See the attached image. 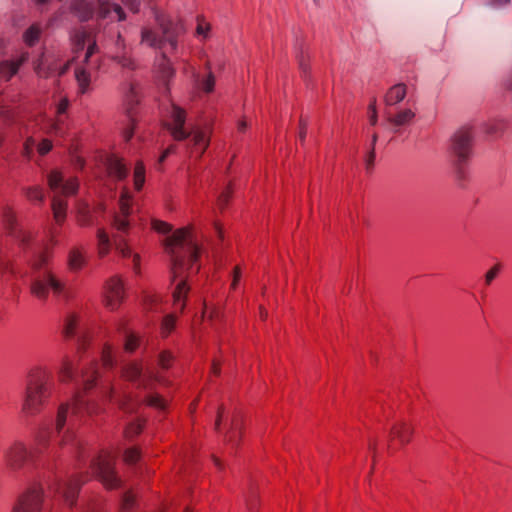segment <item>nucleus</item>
I'll return each mask as SVG.
<instances>
[{
  "mask_svg": "<svg viewBox=\"0 0 512 512\" xmlns=\"http://www.w3.org/2000/svg\"><path fill=\"white\" fill-rule=\"evenodd\" d=\"M246 507L250 512H256L257 507V497L254 494H251L246 499Z\"/></svg>",
  "mask_w": 512,
  "mask_h": 512,
  "instance_id": "obj_52",
  "label": "nucleus"
},
{
  "mask_svg": "<svg viewBox=\"0 0 512 512\" xmlns=\"http://www.w3.org/2000/svg\"><path fill=\"white\" fill-rule=\"evenodd\" d=\"M98 410V406L88 399L83 393H77L72 404L60 406L56 419V431L59 436V445L68 447L71 453L80 454L82 443L76 439L73 433L76 418L84 415H92Z\"/></svg>",
  "mask_w": 512,
  "mask_h": 512,
  "instance_id": "obj_3",
  "label": "nucleus"
},
{
  "mask_svg": "<svg viewBox=\"0 0 512 512\" xmlns=\"http://www.w3.org/2000/svg\"><path fill=\"white\" fill-rule=\"evenodd\" d=\"M125 1L131 11H133L134 13L139 11L140 0H125Z\"/></svg>",
  "mask_w": 512,
  "mask_h": 512,
  "instance_id": "obj_57",
  "label": "nucleus"
},
{
  "mask_svg": "<svg viewBox=\"0 0 512 512\" xmlns=\"http://www.w3.org/2000/svg\"><path fill=\"white\" fill-rule=\"evenodd\" d=\"M140 458V452L136 448H129L124 453V461L133 464Z\"/></svg>",
  "mask_w": 512,
  "mask_h": 512,
  "instance_id": "obj_43",
  "label": "nucleus"
},
{
  "mask_svg": "<svg viewBox=\"0 0 512 512\" xmlns=\"http://www.w3.org/2000/svg\"><path fill=\"white\" fill-rule=\"evenodd\" d=\"M124 338V350L127 353H133L137 347L140 345V339L134 333L129 332L128 330L123 331Z\"/></svg>",
  "mask_w": 512,
  "mask_h": 512,
  "instance_id": "obj_33",
  "label": "nucleus"
},
{
  "mask_svg": "<svg viewBox=\"0 0 512 512\" xmlns=\"http://www.w3.org/2000/svg\"><path fill=\"white\" fill-rule=\"evenodd\" d=\"M77 324H78V319L75 315L71 314V315L67 316V318L65 319V324H64V329H63V333L66 338H71V337L75 336Z\"/></svg>",
  "mask_w": 512,
  "mask_h": 512,
  "instance_id": "obj_37",
  "label": "nucleus"
},
{
  "mask_svg": "<svg viewBox=\"0 0 512 512\" xmlns=\"http://www.w3.org/2000/svg\"><path fill=\"white\" fill-rule=\"evenodd\" d=\"M121 377L133 383L137 389L147 390L153 381L161 382V379L152 372L143 373L140 362L129 361L121 366Z\"/></svg>",
  "mask_w": 512,
  "mask_h": 512,
  "instance_id": "obj_11",
  "label": "nucleus"
},
{
  "mask_svg": "<svg viewBox=\"0 0 512 512\" xmlns=\"http://www.w3.org/2000/svg\"><path fill=\"white\" fill-rule=\"evenodd\" d=\"M42 495L43 492L38 487L29 489L27 493L21 496L13 512H39L42 505Z\"/></svg>",
  "mask_w": 512,
  "mask_h": 512,
  "instance_id": "obj_17",
  "label": "nucleus"
},
{
  "mask_svg": "<svg viewBox=\"0 0 512 512\" xmlns=\"http://www.w3.org/2000/svg\"><path fill=\"white\" fill-rule=\"evenodd\" d=\"M165 247L171 257V279L175 283L173 303L175 309L183 311L189 292L186 274L199 256V248L191 235V228H181L165 239Z\"/></svg>",
  "mask_w": 512,
  "mask_h": 512,
  "instance_id": "obj_1",
  "label": "nucleus"
},
{
  "mask_svg": "<svg viewBox=\"0 0 512 512\" xmlns=\"http://www.w3.org/2000/svg\"><path fill=\"white\" fill-rule=\"evenodd\" d=\"M107 306L116 309L124 298V288L121 279L113 277L107 284Z\"/></svg>",
  "mask_w": 512,
  "mask_h": 512,
  "instance_id": "obj_19",
  "label": "nucleus"
},
{
  "mask_svg": "<svg viewBox=\"0 0 512 512\" xmlns=\"http://www.w3.org/2000/svg\"><path fill=\"white\" fill-rule=\"evenodd\" d=\"M130 200L131 196L128 190H123L120 200H119V208L121 215H117L114 217V227L118 232L126 233L129 228V222L127 220L128 215L130 214Z\"/></svg>",
  "mask_w": 512,
  "mask_h": 512,
  "instance_id": "obj_18",
  "label": "nucleus"
},
{
  "mask_svg": "<svg viewBox=\"0 0 512 512\" xmlns=\"http://www.w3.org/2000/svg\"><path fill=\"white\" fill-rule=\"evenodd\" d=\"M240 276H241V271H240V268L239 267H235V270H234V277H233V281H232V288H235L236 285H237V282L239 281L240 279Z\"/></svg>",
  "mask_w": 512,
  "mask_h": 512,
  "instance_id": "obj_61",
  "label": "nucleus"
},
{
  "mask_svg": "<svg viewBox=\"0 0 512 512\" xmlns=\"http://www.w3.org/2000/svg\"><path fill=\"white\" fill-rule=\"evenodd\" d=\"M172 360H173V356L169 352L164 351L159 356V365L163 369H167L170 367V363Z\"/></svg>",
  "mask_w": 512,
  "mask_h": 512,
  "instance_id": "obj_49",
  "label": "nucleus"
},
{
  "mask_svg": "<svg viewBox=\"0 0 512 512\" xmlns=\"http://www.w3.org/2000/svg\"><path fill=\"white\" fill-rule=\"evenodd\" d=\"M105 165L108 174L117 180H123L128 175V168L121 158L116 156H109L106 159Z\"/></svg>",
  "mask_w": 512,
  "mask_h": 512,
  "instance_id": "obj_22",
  "label": "nucleus"
},
{
  "mask_svg": "<svg viewBox=\"0 0 512 512\" xmlns=\"http://www.w3.org/2000/svg\"><path fill=\"white\" fill-rule=\"evenodd\" d=\"M60 379L63 382L81 381L85 390L93 387L95 381L100 380L101 395L109 400L115 399L119 407L126 412H132L136 403L126 395H117L110 380L103 381L98 364L93 363L90 367H83L81 371L75 370L73 363L65 359L60 369Z\"/></svg>",
  "mask_w": 512,
  "mask_h": 512,
  "instance_id": "obj_4",
  "label": "nucleus"
},
{
  "mask_svg": "<svg viewBox=\"0 0 512 512\" xmlns=\"http://www.w3.org/2000/svg\"><path fill=\"white\" fill-rule=\"evenodd\" d=\"M223 414H224V408H223V407H220V408L218 409L217 419H216V421H215V429H216V430H219L220 423H221L222 418H223Z\"/></svg>",
  "mask_w": 512,
  "mask_h": 512,
  "instance_id": "obj_60",
  "label": "nucleus"
},
{
  "mask_svg": "<svg viewBox=\"0 0 512 512\" xmlns=\"http://www.w3.org/2000/svg\"><path fill=\"white\" fill-rule=\"evenodd\" d=\"M97 49L96 42L89 44L82 64L75 68L74 75L80 94H85L89 91L90 83L100 69L101 61L92 58Z\"/></svg>",
  "mask_w": 512,
  "mask_h": 512,
  "instance_id": "obj_10",
  "label": "nucleus"
},
{
  "mask_svg": "<svg viewBox=\"0 0 512 512\" xmlns=\"http://www.w3.org/2000/svg\"><path fill=\"white\" fill-rule=\"evenodd\" d=\"M81 482L78 478L69 481L55 480L50 485V490L61 496L64 501L72 506L75 503Z\"/></svg>",
  "mask_w": 512,
  "mask_h": 512,
  "instance_id": "obj_16",
  "label": "nucleus"
},
{
  "mask_svg": "<svg viewBox=\"0 0 512 512\" xmlns=\"http://www.w3.org/2000/svg\"><path fill=\"white\" fill-rule=\"evenodd\" d=\"M296 58L298 60L299 68L303 74H306L308 71L307 61L309 59L308 54L306 53L304 44L302 42L297 41L295 44Z\"/></svg>",
  "mask_w": 512,
  "mask_h": 512,
  "instance_id": "obj_31",
  "label": "nucleus"
},
{
  "mask_svg": "<svg viewBox=\"0 0 512 512\" xmlns=\"http://www.w3.org/2000/svg\"><path fill=\"white\" fill-rule=\"evenodd\" d=\"M500 264L494 265L485 275V283L486 285H490L491 282L495 279L500 271Z\"/></svg>",
  "mask_w": 512,
  "mask_h": 512,
  "instance_id": "obj_50",
  "label": "nucleus"
},
{
  "mask_svg": "<svg viewBox=\"0 0 512 512\" xmlns=\"http://www.w3.org/2000/svg\"><path fill=\"white\" fill-rule=\"evenodd\" d=\"M117 52L113 56V61H115L117 64H119L122 68L133 70L135 69V63L134 60L128 56L123 50H124V44L123 40L120 34L117 36Z\"/></svg>",
  "mask_w": 512,
  "mask_h": 512,
  "instance_id": "obj_25",
  "label": "nucleus"
},
{
  "mask_svg": "<svg viewBox=\"0 0 512 512\" xmlns=\"http://www.w3.org/2000/svg\"><path fill=\"white\" fill-rule=\"evenodd\" d=\"M152 228L157 231L158 233L167 234L172 230L171 225L164 221L160 220H153L152 221Z\"/></svg>",
  "mask_w": 512,
  "mask_h": 512,
  "instance_id": "obj_44",
  "label": "nucleus"
},
{
  "mask_svg": "<svg viewBox=\"0 0 512 512\" xmlns=\"http://www.w3.org/2000/svg\"><path fill=\"white\" fill-rule=\"evenodd\" d=\"M2 221L6 231L15 237L21 245L28 244L32 238L31 233L18 227L15 213L8 206L2 208Z\"/></svg>",
  "mask_w": 512,
  "mask_h": 512,
  "instance_id": "obj_15",
  "label": "nucleus"
},
{
  "mask_svg": "<svg viewBox=\"0 0 512 512\" xmlns=\"http://www.w3.org/2000/svg\"><path fill=\"white\" fill-rule=\"evenodd\" d=\"M86 264L85 251L79 247H73L69 250L67 256V267L71 272L80 271Z\"/></svg>",
  "mask_w": 512,
  "mask_h": 512,
  "instance_id": "obj_23",
  "label": "nucleus"
},
{
  "mask_svg": "<svg viewBox=\"0 0 512 512\" xmlns=\"http://www.w3.org/2000/svg\"><path fill=\"white\" fill-rule=\"evenodd\" d=\"M48 438L49 432L47 430L40 431L36 437L35 448L30 452L22 442H13L3 450L5 464L14 471L21 469L29 458H33L35 454L42 453L43 448L47 445Z\"/></svg>",
  "mask_w": 512,
  "mask_h": 512,
  "instance_id": "obj_9",
  "label": "nucleus"
},
{
  "mask_svg": "<svg viewBox=\"0 0 512 512\" xmlns=\"http://www.w3.org/2000/svg\"><path fill=\"white\" fill-rule=\"evenodd\" d=\"M155 20L161 29L162 36L159 37L151 28L144 27L141 31V42L152 48L161 49L164 43H168L172 50L177 48V37L183 32L180 22L158 11L154 12Z\"/></svg>",
  "mask_w": 512,
  "mask_h": 512,
  "instance_id": "obj_7",
  "label": "nucleus"
},
{
  "mask_svg": "<svg viewBox=\"0 0 512 512\" xmlns=\"http://www.w3.org/2000/svg\"><path fill=\"white\" fill-rule=\"evenodd\" d=\"M134 503H135L134 495L131 492L125 493L122 498V505H121L122 512H128L134 506Z\"/></svg>",
  "mask_w": 512,
  "mask_h": 512,
  "instance_id": "obj_41",
  "label": "nucleus"
},
{
  "mask_svg": "<svg viewBox=\"0 0 512 512\" xmlns=\"http://www.w3.org/2000/svg\"><path fill=\"white\" fill-rule=\"evenodd\" d=\"M145 401L149 406H152V407H155V408H158L161 410H164L166 408L165 400L158 394L148 395L145 398Z\"/></svg>",
  "mask_w": 512,
  "mask_h": 512,
  "instance_id": "obj_40",
  "label": "nucleus"
},
{
  "mask_svg": "<svg viewBox=\"0 0 512 512\" xmlns=\"http://www.w3.org/2000/svg\"><path fill=\"white\" fill-rule=\"evenodd\" d=\"M416 116V113L410 108H404L398 110L396 113H387V122L392 126L394 132H398L403 126L412 123Z\"/></svg>",
  "mask_w": 512,
  "mask_h": 512,
  "instance_id": "obj_20",
  "label": "nucleus"
},
{
  "mask_svg": "<svg viewBox=\"0 0 512 512\" xmlns=\"http://www.w3.org/2000/svg\"><path fill=\"white\" fill-rule=\"evenodd\" d=\"M452 152L459 168L465 165L473 154V134L469 128H461L452 138Z\"/></svg>",
  "mask_w": 512,
  "mask_h": 512,
  "instance_id": "obj_12",
  "label": "nucleus"
},
{
  "mask_svg": "<svg viewBox=\"0 0 512 512\" xmlns=\"http://www.w3.org/2000/svg\"><path fill=\"white\" fill-rule=\"evenodd\" d=\"M408 87L405 83H397L391 86L384 95V103L388 107L396 106L404 101L407 96Z\"/></svg>",
  "mask_w": 512,
  "mask_h": 512,
  "instance_id": "obj_21",
  "label": "nucleus"
},
{
  "mask_svg": "<svg viewBox=\"0 0 512 512\" xmlns=\"http://www.w3.org/2000/svg\"><path fill=\"white\" fill-rule=\"evenodd\" d=\"M115 241V247L116 250L119 252V254L122 257H133V263H134V270L138 273L139 271V261L140 256L138 254H133L130 247L126 243L125 239H123L121 236L117 235L114 238Z\"/></svg>",
  "mask_w": 512,
  "mask_h": 512,
  "instance_id": "obj_29",
  "label": "nucleus"
},
{
  "mask_svg": "<svg viewBox=\"0 0 512 512\" xmlns=\"http://www.w3.org/2000/svg\"><path fill=\"white\" fill-rule=\"evenodd\" d=\"M126 101L131 107L138 103L136 88L133 84L129 85V90L126 94Z\"/></svg>",
  "mask_w": 512,
  "mask_h": 512,
  "instance_id": "obj_48",
  "label": "nucleus"
},
{
  "mask_svg": "<svg viewBox=\"0 0 512 512\" xmlns=\"http://www.w3.org/2000/svg\"><path fill=\"white\" fill-rule=\"evenodd\" d=\"M412 434L413 429L404 422L395 424L390 432L391 439H397L402 445L411 440Z\"/></svg>",
  "mask_w": 512,
  "mask_h": 512,
  "instance_id": "obj_26",
  "label": "nucleus"
},
{
  "mask_svg": "<svg viewBox=\"0 0 512 512\" xmlns=\"http://www.w3.org/2000/svg\"><path fill=\"white\" fill-rule=\"evenodd\" d=\"M142 430V424L140 422H132L125 429V435L127 438H133L138 435Z\"/></svg>",
  "mask_w": 512,
  "mask_h": 512,
  "instance_id": "obj_42",
  "label": "nucleus"
},
{
  "mask_svg": "<svg viewBox=\"0 0 512 512\" xmlns=\"http://www.w3.org/2000/svg\"><path fill=\"white\" fill-rule=\"evenodd\" d=\"M68 107H69L68 99H66V98L61 99L57 105V113L59 115L66 113Z\"/></svg>",
  "mask_w": 512,
  "mask_h": 512,
  "instance_id": "obj_53",
  "label": "nucleus"
},
{
  "mask_svg": "<svg viewBox=\"0 0 512 512\" xmlns=\"http://www.w3.org/2000/svg\"><path fill=\"white\" fill-rule=\"evenodd\" d=\"M98 239V253L101 257H104L108 254L111 242L108 234L103 229H99L97 232Z\"/></svg>",
  "mask_w": 512,
  "mask_h": 512,
  "instance_id": "obj_32",
  "label": "nucleus"
},
{
  "mask_svg": "<svg viewBox=\"0 0 512 512\" xmlns=\"http://www.w3.org/2000/svg\"><path fill=\"white\" fill-rule=\"evenodd\" d=\"M52 251L35 253L30 260L33 270L30 292L40 301H47L49 294L58 300L68 301L71 297L66 280L52 266Z\"/></svg>",
  "mask_w": 512,
  "mask_h": 512,
  "instance_id": "obj_2",
  "label": "nucleus"
},
{
  "mask_svg": "<svg viewBox=\"0 0 512 512\" xmlns=\"http://www.w3.org/2000/svg\"><path fill=\"white\" fill-rule=\"evenodd\" d=\"M41 34H42V27L40 26V24L35 23V24H32L23 33V40L26 45L32 47L36 43H38V41L40 40Z\"/></svg>",
  "mask_w": 512,
  "mask_h": 512,
  "instance_id": "obj_30",
  "label": "nucleus"
},
{
  "mask_svg": "<svg viewBox=\"0 0 512 512\" xmlns=\"http://www.w3.org/2000/svg\"><path fill=\"white\" fill-rule=\"evenodd\" d=\"M157 73L159 79L163 82L165 85V91L168 92V82L170 79L174 77L175 70L171 66L169 60L166 58L164 54H162L161 58L158 61L157 64Z\"/></svg>",
  "mask_w": 512,
  "mask_h": 512,
  "instance_id": "obj_24",
  "label": "nucleus"
},
{
  "mask_svg": "<svg viewBox=\"0 0 512 512\" xmlns=\"http://www.w3.org/2000/svg\"><path fill=\"white\" fill-rule=\"evenodd\" d=\"M305 137H306V127H305V124L303 122H301V129H300V133H299V138H300L301 141H304Z\"/></svg>",
  "mask_w": 512,
  "mask_h": 512,
  "instance_id": "obj_63",
  "label": "nucleus"
},
{
  "mask_svg": "<svg viewBox=\"0 0 512 512\" xmlns=\"http://www.w3.org/2000/svg\"><path fill=\"white\" fill-rule=\"evenodd\" d=\"M60 61V51L44 50L33 60V70L38 78L48 79L56 75L57 63Z\"/></svg>",
  "mask_w": 512,
  "mask_h": 512,
  "instance_id": "obj_14",
  "label": "nucleus"
},
{
  "mask_svg": "<svg viewBox=\"0 0 512 512\" xmlns=\"http://www.w3.org/2000/svg\"><path fill=\"white\" fill-rule=\"evenodd\" d=\"M23 192L30 201H39L40 203L44 201L43 189L39 186L24 188Z\"/></svg>",
  "mask_w": 512,
  "mask_h": 512,
  "instance_id": "obj_38",
  "label": "nucleus"
},
{
  "mask_svg": "<svg viewBox=\"0 0 512 512\" xmlns=\"http://www.w3.org/2000/svg\"><path fill=\"white\" fill-rule=\"evenodd\" d=\"M240 436V423L239 420L235 417L231 422V426L229 431L225 434L224 440L227 443L235 444L237 438Z\"/></svg>",
  "mask_w": 512,
  "mask_h": 512,
  "instance_id": "obj_35",
  "label": "nucleus"
},
{
  "mask_svg": "<svg viewBox=\"0 0 512 512\" xmlns=\"http://www.w3.org/2000/svg\"><path fill=\"white\" fill-rule=\"evenodd\" d=\"M74 165L82 169L84 167V160L81 157L77 156L74 159Z\"/></svg>",
  "mask_w": 512,
  "mask_h": 512,
  "instance_id": "obj_62",
  "label": "nucleus"
},
{
  "mask_svg": "<svg viewBox=\"0 0 512 512\" xmlns=\"http://www.w3.org/2000/svg\"><path fill=\"white\" fill-rule=\"evenodd\" d=\"M35 146V140L33 137H28L23 144V155L27 158H30L33 154V149Z\"/></svg>",
  "mask_w": 512,
  "mask_h": 512,
  "instance_id": "obj_47",
  "label": "nucleus"
},
{
  "mask_svg": "<svg viewBox=\"0 0 512 512\" xmlns=\"http://www.w3.org/2000/svg\"><path fill=\"white\" fill-rule=\"evenodd\" d=\"M101 362L102 367L104 369H112L115 365V359L113 356V349L112 346L109 344H106L102 350L101 354Z\"/></svg>",
  "mask_w": 512,
  "mask_h": 512,
  "instance_id": "obj_34",
  "label": "nucleus"
},
{
  "mask_svg": "<svg viewBox=\"0 0 512 512\" xmlns=\"http://www.w3.org/2000/svg\"><path fill=\"white\" fill-rule=\"evenodd\" d=\"M175 325V318L173 315H167L162 322V331L164 334H169Z\"/></svg>",
  "mask_w": 512,
  "mask_h": 512,
  "instance_id": "obj_46",
  "label": "nucleus"
},
{
  "mask_svg": "<svg viewBox=\"0 0 512 512\" xmlns=\"http://www.w3.org/2000/svg\"><path fill=\"white\" fill-rule=\"evenodd\" d=\"M37 149L41 155H45L52 149V142L48 139H43Z\"/></svg>",
  "mask_w": 512,
  "mask_h": 512,
  "instance_id": "obj_51",
  "label": "nucleus"
},
{
  "mask_svg": "<svg viewBox=\"0 0 512 512\" xmlns=\"http://www.w3.org/2000/svg\"><path fill=\"white\" fill-rule=\"evenodd\" d=\"M375 160V150L374 148H371V151L369 152V155L366 159V169L370 171L374 165Z\"/></svg>",
  "mask_w": 512,
  "mask_h": 512,
  "instance_id": "obj_55",
  "label": "nucleus"
},
{
  "mask_svg": "<svg viewBox=\"0 0 512 512\" xmlns=\"http://www.w3.org/2000/svg\"><path fill=\"white\" fill-rule=\"evenodd\" d=\"M133 178L135 189L140 190L145 182V167L140 161L135 165Z\"/></svg>",
  "mask_w": 512,
  "mask_h": 512,
  "instance_id": "obj_36",
  "label": "nucleus"
},
{
  "mask_svg": "<svg viewBox=\"0 0 512 512\" xmlns=\"http://www.w3.org/2000/svg\"><path fill=\"white\" fill-rule=\"evenodd\" d=\"M93 472L108 488H116L120 479L114 471V458L109 453H102L91 461Z\"/></svg>",
  "mask_w": 512,
  "mask_h": 512,
  "instance_id": "obj_13",
  "label": "nucleus"
},
{
  "mask_svg": "<svg viewBox=\"0 0 512 512\" xmlns=\"http://www.w3.org/2000/svg\"><path fill=\"white\" fill-rule=\"evenodd\" d=\"M48 186L54 193L51 203L53 217L58 224H62L66 218L67 202L61 196L73 195L78 190L76 178L64 179L58 170L51 171L47 176Z\"/></svg>",
  "mask_w": 512,
  "mask_h": 512,
  "instance_id": "obj_8",
  "label": "nucleus"
},
{
  "mask_svg": "<svg viewBox=\"0 0 512 512\" xmlns=\"http://www.w3.org/2000/svg\"><path fill=\"white\" fill-rule=\"evenodd\" d=\"M168 118L169 119L165 122V127L172 137L177 141H183L191 137L188 148L191 149L192 153H197L198 158H200L210 143L207 133L199 128L187 131L184 128L186 113L175 104L171 105L168 111Z\"/></svg>",
  "mask_w": 512,
  "mask_h": 512,
  "instance_id": "obj_6",
  "label": "nucleus"
},
{
  "mask_svg": "<svg viewBox=\"0 0 512 512\" xmlns=\"http://www.w3.org/2000/svg\"><path fill=\"white\" fill-rule=\"evenodd\" d=\"M50 372L42 366L32 367L27 374L22 413L25 416L38 414L51 393Z\"/></svg>",
  "mask_w": 512,
  "mask_h": 512,
  "instance_id": "obj_5",
  "label": "nucleus"
},
{
  "mask_svg": "<svg viewBox=\"0 0 512 512\" xmlns=\"http://www.w3.org/2000/svg\"><path fill=\"white\" fill-rule=\"evenodd\" d=\"M132 136H133L132 128L126 129L124 131V138H125L126 141H129L132 138Z\"/></svg>",
  "mask_w": 512,
  "mask_h": 512,
  "instance_id": "obj_64",
  "label": "nucleus"
},
{
  "mask_svg": "<svg viewBox=\"0 0 512 512\" xmlns=\"http://www.w3.org/2000/svg\"><path fill=\"white\" fill-rule=\"evenodd\" d=\"M511 0H489L488 5L494 8H499L510 4Z\"/></svg>",
  "mask_w": 512,
  "mask_h": 512,
  "instance_id": "obj_56",
  "label": "nucleus"
},
{
  "mask_svg": "<svg viewBox=\"0 0 512 512\" xmlns=\"http://www.w3.org/2000/svg\"><path fill=\"white\" fill-rule=\"evenodd\" d=\"M79 223L82 226H87L90 224L88 219V211L81 212V215L79 217Z\"/></svg>",
  "mask_w": 512,
  "mask_h": 512,
  "instance_id": "obj_59",
  "label": "nucleus"
},
{
  "mask_svg": "<svg viewBox=\"0 0 512 512\" xmlns=\"http://www.w3.org/2000/svg\"><path fill=\"white\" fill-rule=\"evenodd\" d=\"M72 61L71 60H67L63 65L59 66L57 64V71H56V75H58L59 77L60 76H63L64 74H66V72L69 70L70 68V65H71Z\"/></svg>",
  "mask_w": 512,
  "mask_h": 512,
  "instance_id": "obj_54",
  "label": "nucleus"
},
{
  "mask_svg": "<svg viewBox=\"0 0 512 512\" xmlns=\"http://www.w3.org/2000/svg\"><path fill=\"white\" fill-rule=\"evenodd\" d=\"M191 76L195 81L196 86L205 93H211L215 86V76L212 71H209L206 77L201 78L200 74L194 69H191Z\"/></svg>",
  "mask_w": 512,
  "mask_h": 512,
  "instance_id": "obj_27",
  "label": "nucleus"
},
{
  "mask_svg": "<svg viewBox=\"0 0 512 512\" xmlns=\"http://www.w3.org/2000/svg\"><path fill=\"white\" fill-rule=\"evenodd\" d=\"M175 148H176V146H175V145H171V146H169V147H168V148H167V149L162 153V155L160 156V158H159V162H160V163L164 162V161H165V159H166V158H167L171 153H173V152L175 151Z\"/></svg>",
  "mask_w": 512,
  "mask_h": 512,
  "instance_id": "obj_58",
  "label": "nucleus"
},
{
  "mask_svg": "<svg viewBox=\"0 0 512 512\" xmlns=\"http://www.w3.org/2000/svg\"><path fill=\"white\" fill-rule=\"evenodd\" d=\"M72 12L80 21L89 20L94 12L92 5L85 0H76L71 6Z\"/></svg>",
  "mask_w": 512,
  "mask_h": 512,
  "instance_id": "obj_28",
  "label": "nucleus"
},
{
  "mask_svg": "<svg viewBox=\"0 0 512 512\" xmlns=\"http://www.w3.org/2000/svg\"><path fill=\"white\" fill-rule=\"evenodd\" d=\"M111 9H113V11L117 14L119 21L124 20L125 14L123 12V9L121 8V6L117 4H102L100 7L101 17H106L111 12Z\"/></svg>",
  "mask_w": 512,
  "mask_h": 512,
  "instance_id": "obj_39",
  "label": "nucleus"
},
{
  "mask_svg": "<svg viewBox=\"0 0 512 512\" xmlns=\"http://www.w3.org/2000/svg\"><path fill=\"white\" fill-rule=\"evenodd\" d=\"M230 196H231V188L230 187H227L219 196H218V199H217V205L219 207V209L223 210L228 202H229V199H230Z\"/></svg>",
  "mask_w": 512,
  "mask_h": 512,
  "instance_id": "obj_45",
  "label": "nucleus"
}]
</instances>
